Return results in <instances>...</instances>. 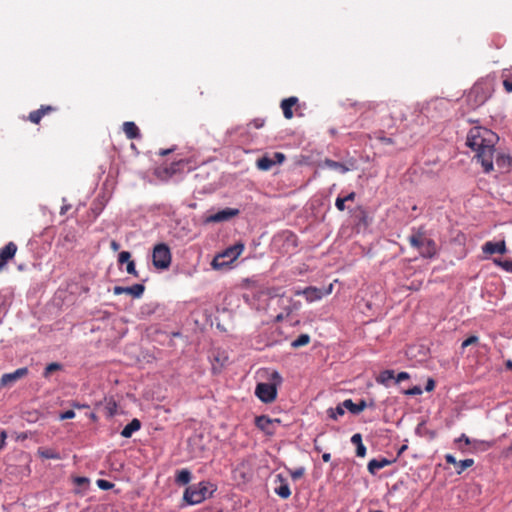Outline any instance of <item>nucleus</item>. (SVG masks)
<instances>
[{"instance_id":"43","label":"nucleus","mask_w":512,"mask_h":512,"mask_svg":"<svg viewBox=\"0 0 512 512\" xmlns=\"http://www.w3.org/2000/svg\"><path fill=\"white\" fill-rule=\"evenodd\" d=\"M74 417H75V412L73 410H67L60 414L61 420L72 419Z\"/></svg>"},{"instance_id":"3","label":"nucleus","mask_w":512,"mask_h":512,"mask_svg":"<svg viewBox=\"0 0 512 512\" xmlns=\"http://www.w3.org/2000/svg\"><path fill=\"white\" fill-rule=\"evenodd\" d=\"M244 251L243 243H236L228 247L223 253L217 255L213 261L212 266L215 269H221L233 263Z\"/></svg>"},{"instance_id":"41","label":"nucleus","mask_w":512,"mask_h":512,"mask_svg":"<svg viewBox=\"0 0 512 512\" xmlns=\"http://www.w3.org/2000/svg\"><path fill=\"white\" fill-rule=\"evenodd\" d=\"M345 200L344 198L342 197H337L336 201H335V206L336 208L339 210V211H344L345 210Z\"/></svg>"},{"instance_id":"8","label":"nucleus","mask_w":512,"mask_h":512,"mask_svg":"<svg viewBox=\"0 0 512 512\" xmlns=\"http://www.w3.org/2000/svg\"><path fill=\"white\" fill-rule=\"evenodd\" d=\"M487 95L484 93L482 86L475 85L467 95V101L472 102L471 107L476 108L485 103Z\"/></svg>"},{"instance_id":"23","label":"nucleus","mask_w":512,"mask_h":512,"mask_svg":"<svg viewBox=\"0 0 512 512\" xmlns=\"http://www.w3.org/2000/svg\"><path fill=\"white\" fill-rule=\"evenodd\" d=\"M141 428V422L134 418L130 423H128L123 430L121 431V436L124 438H130L134 432L138 431Z\"/></svg>"},{"instance_id":"50","label":"nucleus","mask_w":512,"mask_h":512,"mask_svg":"<svg viewBox=\"0 0 512 512\" xmlns=\"http://www.w3.org/2000/svg\"><path fill=\"white\" fill-rule=\"evenodd\" d=\"M503 86L507 92H512V80H504Z\"/></svg>"},{"instance_id":"13","label":"nucleus","mask_w":512,"mask_h":512,"mask_svg":"<svg viewBox=\"0 0 512 512\" xmlns=\"http://www.w3.org/2000/svg\"><path fill=\"white\" fill-rule=\"evenodd\" d=\"M28 374V369L26 367L19 368L12 373L3 374L0 379V386L4 387L7 385H11L19 379L25 377Z\"/></svg>"},{"instance_id":"4","label":"nucleus","mask_w":512,"mask_h":512,"mask_svg":"<svg viewBox=\"0 0 512 512\" xmlns=\"http://www.w3.org/2000/svg\"><path fill=\"white\" fill-rule=\"evenodd\" d=\"M208 496V485L205 482H200L197 485H192L186 488L184 492V500L188 504H199L203 502Z\"/></svg>"},{"instance_id":"48","label":"nucleus","mask_w":512,"mask_h":512,"mask_svg":"<svg viewBox=\"0 0 512 512\" xmlns=\"http://www.w3.org/2000/svg\"><path fill=\"white\" fill-rule=\"evenodd\" d=\"M378 139L384 145H392V144H394V140L392 138H390V137L381 136Z\"/></svg>"},{"instance_id":"42","label":"nucleus","mask_w":512,"mask_h":512,"mask_svg":"<svg viewBox=\"0 0 512 512\" xmlns=\"http://www.w3.org/2000/svg\"><path fill=\"white\" fill-rule=\"evenodd\" d=\"M356 455L358 457H364L366 455V447L364 446V444H358L356 446Z\"/></svg>"},{"instance_id":"5","label":"nucleus","mask_w":512,"mask_h":512,"mask_svg":"<svg viewBox=\"0 0 512 512\" xmlns=\"http://www.w3.org/2000/svg\"><path fill=\"white\" fill-rule=\"evenodd\" d=\"M171 251L169 247L160 243L155 245L152 254L153 265L158 269H167L171 264Z\"/></svg>"},{"instance_id":"62","label":"nucleus","mask_w":512,"mask_h":512,"mask_svg":"<svg viewBox=\"0 0 512 512\" xmlns=\"http://www.w3.org/2000/svg\"><path fill=\"white\" fill-rule=\"evenodd\" d=\"M282 319H283V316H282V315H278V316L276 317V320H277V321H281Z\"/></svg>"},{"instance_id":"16","label":"nucleus","mask_w":512,"mask_h":512,"mask_svg":"<svg viewBox=\"0 0 512 512\" xmlns=\"http://www.w3.org/2000/svg\"><path fill=\"white\" fill-rule=\"evenodd\" d=\"M277 481H279L280 485L274 489L275 493L283 499H288L291 495V490L286 479L281 474H278Z\"/></svg>"},{"instance_id":"28","label":"nucleus","mask_w":512,"mask_h":512,"mask_svg":"<svg viewBox=\"0 0 512 512\" xmlns=\"http://www.w3.org/2000/svg\"><path fill=\"white\" fill-rule=\"evenodd\" d=\"M346 407L343 405V402L338 404L336 408H329L327 410L328 416L333 420H338L339 417L345 414Z\"/></svg>"},{"instance_id":"9","label":"nucleus","mask_w":512,"mask_h":512,"mask_svg":"<svg viewBox=\"0 0 512 512\" xmlns=\"http://www.w3.org/2000/svg\"><path fill=\"white\" fill-rule=\"evenodd\" d=\"M277 422L279 423L280 420L278 419H271L269 418L268 416H265V415H261V416H257L255 418V426L260 429L261 431H263L264 433H266L267 435H273L274 434V423Z\"/></svg>"},{"instance_id":"55","label":"nucleus","mask_w":512,"mask_h":512,"mask_svg":"<svg viewBox=\"0 0 512 512\" xmlns=\"http://www.w3.org/2000/svg\"><path fill=\"white\" fill-rule=\"evenodd\" d=\"M356 197L355 192L349 193L347 196L343 197L345 201H353Z\"/></svg>"},{"instance_id":"30","label":"nucleus","mask_w":512,"mask_h":512,"mask_svg":"<svg viewBox=\"0 0 512 512\" xmlns=\"http://www.w3.org/2000/svg\"><path fill=\"white\" fill-rule=\"evenodd\" d=\"M473 465H474L473 459L469 458V459L460 460V461H457V463H456L455 471L458 475H460L466 469L472 467Z\"/></svg>"},{"instance_id":"21","label":"nucleus","mask_w":512,"mask_h":512,"mask_svg":"<svg viewBox=\"0 0 512 512\" xmlns=\"http://www.w3.org/2000/svg\"><path fill=\"white\" fill-rule=\"evenodd\" d=\"M418 250L423 257L431 258L436 253V246L433 240L426 238L423 245Z\"/></svg>"},{"instance_id":"49","label":"nucleus","mask_w":512,"mask_h":512,"mask_svg":"<svg viewBox=\"0 0 512 512\" xmlns=\"http://www.w3.org/2000/svg\"><path fill=\"white\" fill-rule=\"evenodd\" d=\"M445 460L448 464H453L454 466H456V463H457V460L456 458L451 455V454H446L445 455Z\"/></svg>"},{"instance_id":"54","label":"nucleus","mask_w":512,"mask_h":512,"mask_svg":"<svg viewBox=\"0 0 512 512\" xmlns=\"http://www.w3.org/2000/svg\"><path fill=\"white\" fill-rule=\"evenodd\" d=\"M434 387H435V382L432 379H429L426 384V390L432 391L434 389Z\"/></svg>"},{"instance_id":"15","label":"nucleus","mask_w":512,"mask_h":512,"mask_svg":"<svg viewBox=\"0 0 512 512\" xmlns=\"http://www.w3.org/2000/svg\"><path fill=\"white\" fill-rule=\"evenodd\" d=\"M298 104V98L295 96L285 98L281 101V109L283 111V115L286 119H291L293 117V107Z\"/></svg>"},{"instance_id":"18","label":"nucleus","mask_w":512,"mask_h":512,"mask_svg":"<svg viewBox=\"0 0 512 512\" xmlns=\"http://www.w3.org/2000/svg\"><path fill=\"white\" fill-rule=\"evenodd\" d=\"M323 295L324 294L322 290L314 286H309L303 289V296L305 297L306 301L310 303L320 300Z\"/></svg>"},{"instance_id":"58","label":"nucleus","mask_w":512,"mask_h":512,"mask_svg":"<svg viewBox=\"0 0 512 512\" xmlns=\"http://www.w3.org/2000/svg\"><path fill=\"white\" fill-rule=\"evenodd\" d=\"M294 295H296V296L303 295V289H296V290H294Z\"/></svg>"},{"instance_id":"17","label":"nucleus","mask_w":512,"mask_h":512,"mask_svg":"<svg viewBox=\"0 0 512 512\" xmlns=\"http://www.w3.org/2000/svg\"><path fill=\"white\" fill-rule=\"evenodd\" d=\"M495 161L501 172H509L512 169V157L508 154H498Z\"/></svg>"},{"instance_id":"37","label":"nucleus","mask_w":512,"mask_h":512,"mask_svg":"<svg viewBox=\"0 0 512 512\" xmlns=\"http://www.w3.org/2000/svg\"><path fill=\"white\" fill-rule=\"evenodd\" d=\"M478 337L477 336H470L468 337L467 339H465L462 344H461V347L464 349L472 344H476L478 342Z\"/></svg>"},{"instance_id":"1","label":"nucleus","mask_w":512,"mask_h":512,"mask_svg":"<svg viewBox=\"0 0 512 512\" xmlns=\"http://www.w3.org/2000/svg\"><path fill=\"white\" fill-rule=\"evenodd\" d=\"M498 139L492 130L480 126L472 127L468 132L466 144L475 151V158L485 173H490L494 168L495 144Z\"/></svg>"},{"instance_id":"35","label":"nucleus","mask_w":512,"mask_h":512,"mask_svg":"<svg viewBox=\"0 0 512 512\" xmlns=\"http://www.w3.org/2000/svg\"><path fill=\"white\" fill-rule=\"evenodd\" d=\"M304 473H305V468L304 467H299V468H296V469H293V470L292 469L289 470V474H290L291 478L294 481L302 478Z\"/></svg>"},{"instance_id":"57","label":"nucleus","mask_w":512,"mask_h":512,"mask_svg":"<svg viewBox=\"0 0 512 512\" xmlns=\"http://www.w3.org/2000/svg\"><path fill=\"white\" fill-rule=\"evenodd\" d=\"M173 151H174V148H171V149H164V150H161V151L159 152V154H160L161 156H165V155H167V154H169V153H171V152H173Z\"/></svg>"},{"instance_id":"33","label":"nucleus","mask_w":512,"mask_h":512,"mask_svg":"<svg viewBox=\"0 0 512 512\" xmlns=\"http://www.w3.org/2000/svg\"><path fill=\"white\" fill-rule=\"evenodd\" d=\"M493 263L508 273H512V260H502L494 258Z\"/></svg>"},{"instance_id":"24","label":"nucleus","mask_w":512,"mask_h":512,"mask_svg":"<svg viewBox=\"0 0 512 512\" xmlns=\"http://www.w3.org/2000/svg\"><path fill=\"white\" fill-rule=\"evenodd\" d=\"M37 453H38L39 457H41L42 459H54V460L61 459L60 453L52 448L40 447V448H38Z\"/></svg>"},{"instance_id":"19","label":"nucleus","mask_w":512,"mask_h":512,"mask_svg":"<svg viewBox=\"0 0 512 512\" xmlns=\"http://www.w3.org/2000/svg\"><path fill=\"white\" fill-rule=\"evenodd\" d=\"M122 127H123V131L128 139L132 140V139L140 138V136H141L140 130L134 122H132V121L124 122Z\"/></svg>"},{"instance_id":"31","label":"nucleus","mask_w":512,"mask_h":512,"mask_svg":"<svg viewBox=\"0 0 512 512\" xmlns=\"http://www.w3.org/2000/svg\"><path fill=\"white\" fill-rule=\"evenodd\" d=\"M310 343V336L308 334H301L291 342V346L295 349L306 346Z\"/></svg>"},{"instance_id":"40","label":"nucleus","mask_w":512,"mask_h":512,"mask_svg":"<svg viewBox=\"0 0 512 512\" xmlns=\"http://www.w3.org/2000/svg\"><path fill=\"white\" fill-rule=\"evenodd\" d=\"M126 271L128 274L138 276L134 261H128V264L126 266Z\"/></svg>"},{"instance_id":"63","label":"nucleus","mask_w":512,"mask_h":512,"mask_svg":"<svg viewBox=\"0 0 512 512\" xmlns=\"http://www.w3.org/2000/svg\"><path fill=\"white\" fill-rule=\"evenodd\" d=\"M90 417H91V419H93V420H95V419H96V416H95V414H94V413H91Z\"/></svg>"},{"instance_id":"53","label":"nucleus","mask_w":512,"mask_h":512,"mask_svg":"<svg viewBox=\"0 0 512 512\" xmlns=\"http://www.w3.org/2000/svg\"><path fill=\"white\" fill-rule=\"evenodd\" d=\"M110 247L113 251H118L120 249V244L117 241L112 240L110 243Z\"/></svg>"},{"instance_id":"27","label":"nucleus","mask_w":512,"mask_h":512,"mask_svg":"<svg viewBox=\"0 0 512 512\" xmlns=\"http://www.w3.org/2000/svg\"><path fill=\"white\" fill-rule=\"evenodd\" d=\"M175 480L179 485H186L191 480V472L188 469H182L177 472Z\"/></svg>"},{"instance_id":"38","label":"nucleus","mask_w":512,"mask_h":512,"mask_svg":"<svg viewBox=\"0 0 512 512\" xmlns=\"http://www.w3.org/2000/svg\"><path fill=\"white\" fill-rule=\"evenodd\" d=\"M131 258V254L128 252V251H122L120 254H119V258H118V261L119 263L123 264V263H127L128 264V261H131L130 260Z\"/></svg>"},{"instance_id":"10","label":"nucleus","mask_w":512,"mask_h":512,"mask_svg":"<svg viewBox=\"0 0 512 512\" xmlns=\"http://www.w3.org/2000/svg\"><path fill=\"white\" fill-rule=\"evenodd\" d=\"M482 252L486 256H490L496 253L503 255L507 252L506 242L505 240H501L499 242L487 241L482 246Z\"/></svg>"},{"instance_id":"26","label":"nucleus","mask_w":512,"mask_h":512,"mask_svg":"<svg viewBox=\"0 0 512 512\" xmlns=\"http://www.w3.org/2000/svg\"><path fill=\"white\" fill-rule=\"evenodd\" d=\"M393 379H395L393 370H384L376 377V381L385 386H387L389 381Z\"/></svg>"},{"instance_id":"32","label":"nucleus","mask_w":512,"mask_h":512,"mask_svg":"<svg viewBox=\"0 0 512 512\" xmlns=\"http://www.w3.org/2000/svg\"><path fill=\"white\" fill-rule=\"evenodd\" d=\"M426 238L427 237H425L422 233H416L409 237V242L411 246L419 249L423 245Z\"/></svg>"},{"instance_id":"22","label":"nucleus","mask_w":512,"mask_h":512,"mask_svg":"<svg viewBox=\"0 0 512 512\" xmlns=\"http://www.w3.org/2000/svg\"><path fill=\"white\" fill-rule=\"evenodd\" d=\"M343 405L352 414H359L367 407L365 400H360L358 403H354L351 399H346L343 401Z\"/></svg>"},{"instance_id":"46","label":"nucleus","mask_w":512,"mask_h":512,"mask_svg":"<svg viewBox=\"0 0 512 512\" xmlns=\"http://www.w3.org/2000/svg\"><path fill=\"white\" fill-rule=\"evenodd\" d=\"M421 393H422V390L418 386H414L413 388H410L409 390L406 391V394H408V395H419Z\"/></svg>"},{"instance_id":"60","label":"nucleus","mask_w":512,"mask_h":512,"mask_svg":"<svg viewBox=\"0 0 512 512\" xmlns=\"http://www.w3.org/2000/svg\"><path fill=\"white\" fill-rule=\"evenodd\" d=\"M73 406H74L75 408H78V409H81V408H85V407H87V405H81V404H78V403H74V404H73Z\"/></svg>"},{"instance_id":"44","label":"nucleus","mask_w":512,"mask_h":512,"mask_svg":"<svg viewBox=\"0 0 512 512\" xmlns=\"http://www.w3.org/2000/svg\"><path fill=\"white\" fill-rule=\"evenodd\" d=\"M409 374L407 372H400L398 373V375L395 377V382L396 383H399L401 381H404V380H407L409 379Z\"/></svg>"},{"instance_id":"29","label":"nucleus","mask_w":512,"mask_h":512,"mask_svg":"<svg viewBox=\"0 0 512 512\" xmlns=\"http://www.w3.org/2000/svg\"><path fill=\"white\" fill-rule=\"evenodd\" d=\"M324 164L329 169L339 171L340 173H346L349 170L343 163L331 159H326Z\"/></svg>"},{"instance_id":"59","label":"nucleus","mask_w":512,"mask_h":512,"mask_svg":"<svg viewBox=\"0 0 512 512\" xmlns=\"http://www.w3.org/2000/svg\"><path fill=\"white\" fill-rule=\"evenodd\" d=\"M505 365H506V368L512 370V360H507Z\"/></svg>"},{"instance_id":"47","label":"nucleus","mask_w":512,"mask_h":512,"mask_svg":"<svg viewBox=\"0 0 512 512\" xmlns=\"http://www.w3.org/2000/svg\"><path fill=\"white\" fill-rule=\"evenodd\" d=\"M461 442H464L465 445H469L471 443L470 439L465 434H462L459 438L455 439L456 444Z\"/></svg>"},{"instance_id":"7","label":"nucleus","mask_w":512,"mask_h":512,"mask_svg":"<svg viewBox=\"0 0 512 512\" xmlns=\"http://www.w3.org/2000/svg\"><path fill=\"white\" fill-rule=\"evenodd\" d=\"M17 250V245L12 241L8 242L0 249V272L3 271L6 264L15 257Z\"/></svg>"},{"instance_id":"45","label":"nucleus","mask_w":512,"mask_h":512,"mask_svg":"<svg viewBox=\"0 0 512 512\" xmlns=\"http://www.w3.org/2000/svg\"><path fill=\"white\" fill-rule=\"evenodd\" d=\"M351 442L354 444V445H358V444H362V436L361 434L359 433H356L354 434L352 437H351Z\"/></svg>"},{"instance_id":"2","label":"nucleus","mask_w":512,"mask_h":512,"mask_svg":"<svg viewBox=\"0 0 512 512\" xmlns=\"http://www.w3.org/2000/svg\"><path fill=\"white\" fill-rule=\"evenodd\" d=\"M282 377L277 371L270 374L268 383H258L255 395L264 403H272L277 397V387L281 385Z\"/></svg>"},{"instance_id":"11","label":"nucleus","mask_w":512,"mask_h":512,"mask_svg":"<svg viewBox=\"0 0 512 512\" xmlns=\"http://www.w3.org/2000/svg\"><path fill=\"white\" fill-rule=\"evenodd\" d=\"M57 111V107L52 105H41L39 109L31 111L27 117V119L33 124H39L41 119L50 114Z\"/></svg>"},{"instance_id":"51","label":"nucleus","mask_w":512,"mask_h":512,"mask_svg":"<svg viewBox=\"0 0 512 512\" xmlns=\"http://www.w3.org/2000/svg\"><path fill=\"white\" fill-rule=\"evenodd\" d=\"M6 438H7L6 432L1 431L0 432V450L4 447Z\"/></svg>"},{"instance_id":"14","label":"nucleus","mask_w":512,"mask_h":512,"mask_svg":"<svg viewBox=\"0 0 512 512\" xmlns=\"http://www.w3.org/2000/svg\"><path fill=\"white\" fill-rule=\"evenodd\" d=\"M238 214H239L238 209L225 208V209L218 211L217 213L212 214L209 217H207L206 221L214 222V223L223 222V221L230 220L231 218L237 216Z\"/></svg>"},{"instance_id":"12","label":"nucleus","mask_w":512,"mask_h":512,"mask_svg":"<svg viewBox=\"0 0 512 512\" xmlns=\"http://www.w3.org/2000/svg\"><path fill=\"white\" fill-rule=\"evenodd\" d=\"M145 287L143 284H134L130 287L115 286L113 293L115 295L129 294L134 298H140L144 293Z\"/></svg>"},{"instance_id":"61","label":"nucleus","mask_w":512,"mask_h":512,"mask_svg":"<svg viewBox=\"0 0 512 512\" xmlns=\"http://www.w3.org/2000/svg\"><path fill=\"white\" fill-rule=\"evenodd\" d=\"M109 414H110L111 416L114 414V409H113V407H110V409H109Z\"/></svg>"},{"instance_id":"36","label":"nucleus","mask_w":512,"mask_h":512,"mask_svg":"<svg viewBox=\"0 0 512 512\" xmlns=\"http://www.w3.org/2000/svg\"><path fill=\"white\" fill-rule=\"evenodd\" d=\"M97 486L102 490H109L114 487V484L104 479H98Z\"/></svg>"},{"instance_id":"56","label":"nucleus","mask_w":512,"mask_h":512,"mask_svg":"<svg viewBox=\"0 0 512 512\" xmlns=\"http://www.w3.org/2000/svg\"><path fill=\"white\" fill-rule=\"evenodd\" d=\"M322 459L325 463L329 462L331 460V454L330 453H324L322 455Z\"/></svg>"},{"instance_id":"39","label":"nucleus","mask_w":512,"mask_h":512,"mask_svg":"<svg viewBox=\"0 0 512 512\" xmlns=\"http://www.w3.org/2000/svg\"><path fill=\"white\" fill-rule=\"evenodd\" d=\"M272 159H274V164H281L284 160H285V155L281 152H276L273 154V157H271Z\"/></svg>"},{"instance_id":"52","label":"nucleus","mask_w":512,"mask_h":512,"mask_svg":"<svg viewBox=\"0 0 512 512\" xmlns=\"http://www.w3.org/2000/svg\"><path fill=\"white\" fill-rule=\"evenodd\" d=\"M74 482L79 485V486H82L83 484H86L88 483V479L85 478V477H76Z\"/></svg>"},{"instance_id":"25","label":"nucleus","mask_w":512,"mask_h":512,"mask_svg":"<svg viewBox=\"0 0 512 512\" xmlns=\"http://www.w3.org/2000/svg\"><path fill=\"white\" fill-rule=\"evenodd\" d=\"M274 159L265 155L256 161V166L261 171H268L274 166Z\"/></svg>"},{"instance_id":"34","label":"nucleus","mask_w":512,"mask_h":512,"mask_svg":"<svg viewBox=\"0 0 512 512\" xmlns=\"http://www.w3.org/2000/svg\"><path fill=\"white\" fill-rule=\"evenodd\" d=\"M62 368L61 364L59 363H56V362H53V363H50L46 366L45 370H44V373H43V376L45 378H48L51 373L55 372V371H58Z\"/></svg>"},{"instance_id":"20","label":"nucleus","mask_w":512,"mask_h":512,"mask_svg":"<svg viewBox=\"0 0 512 512\" xmlns=\"http://www.w3.org/2000/svg\"><path fill=\"white\" fill-rule=\"evenodd\" d=\"M391 463H392V461H390L386 458L372 459L369 461L367 468H368V471L372 475H375L378 470H380L386 466H389Z\"/></svg>"},{"instance_id":"64","label":"nucleus","mask_w":512,"mask_h":512,"mask_svg":"<svg viewBox=\"0 0 512 512\" xmlns=\"http://www.w3.org/2000/svg\"><path fill=\"white\" fill-rule=\"evenodd\" d=\"M369 512H383V511H381V510H371Z\"/></svg>"},{"instance_id":"6","label":"nucleus","mask_w":512,"mask_h":512,"mask_svg":"<svg viewBox=\"0 0 512 512\" xmlns=\"http://www.w3.org/2000/svg\"><path fill=\"white\" fill-rule=\"evenodd\" d=\"M386 110L392 124L406 120L408 108L404 103L399 101H392L387 104Z\"/></svg>"}]
</instances>
